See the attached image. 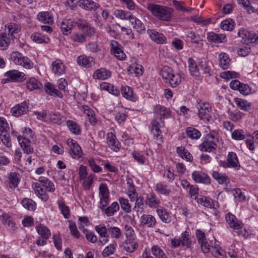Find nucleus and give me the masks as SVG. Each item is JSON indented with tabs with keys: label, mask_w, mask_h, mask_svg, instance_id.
<instances>
[{
	"label": "nucleus",
	"mask_w": 258,
	"mask_h": 258,
	"mask_svg": "<svg viewBox=\"0 0 258 258\" xmlns=\"http://www.w3.org/2000/svg\"><path fill=\"white\" fill-rule=\"evenodd\" d=\"M160 75L165 83L173 88L179 86L184 80V75L174 72L171 68L164 66L160 70Z\"/></svg>",
	"instance_id": "1"
},
{
	"label": "nucleus",
	"mask_w": 258,
	"mask_h": 258,
	"mask_svg": "<svg viewBox=\"0 0 258 258\" xmlns=\"http://www.w3.org/2000/svg\"><path fill=\"white\" fill-rule=\"evenodd\" d=\"M147 9L156 18L164 21H170L173 12V10L171 8L153 3H148Z\"/></svg>",
	"instance_id": "2"
},
{
	"label": "nucleus",
	"mask_w": 258,
	"mask_h": 258,
	"mask_svg": "<svg viewBox=\"0 0 258 258\" xmlns=\"http://www.w3.org/2000/svg\"><path fill=\"white\" fill-rule=\"evenodd\" d=\"M217 135L218 134L216 132L210 131L204 137L203 143L198 146L199 149L202 152H211L215 150L217 147Z\"/></svg>",
	"instance_id": "3"
},
{
	"label": "nucleus",
	"mask_w": 258,
	"mask_h": 258,
	"mask_svg": "<svg viewBox=\"0 0 258 258\" xmlns=\"http://www.w3.org/2000/svg\"><path fill=\"white\" fill-rule=\"evenodd\" d=\"M194 237L191 236L189 232L185 231L181 234L179 237H175L172 239L171 244L174 248H176L181 245L185 248H190L194 242Z\"/></svg>",
	"instance_id": "4"
},
{
	"label": "nucleus",
	"mask_w": 258,
	"mask_h": 258,
	"mask_svg": "<svg viewBox=\"0 0 258 258\" xmlns=\"http://www.w3.org/2000/svg\"><path fill=\"white\" fill-rule=\"evenodd\" d=\"M11 59L14 63L23 68L30 69L33 68V62L27 57L24 56L22 53L14 51L11 54Z\"/></svg>",
	"instance_id": "5"
},
{
	"label": "nucleus",
	"mask_w": 258,
	"mask_h": 258,
	"mask_svg": "<svg viewBox=\"0 0 258 258\" xmlns=\"http://www.w3.org/2000/svg\"><path fill=\"white\" fill-rule=\"evenodd\" d=\"M197 108L199 110V117L205 122L212 120V108L208 102L199 103Z\"/></svg>",
	"instance_id": "6"
},
{
	"label": "nucleus",
	"mask_w": 258,
	"mask_h": 258,
	"mask_svg": "<svg viewBox=\"0 0 258 258\" xmlns=\"http://www.w3.org/2000/svg\"><path fill=\"white\" fill-rule=\"evenodd\" d=\"M152 132L155 138L158 141V144L163 142V138L161 135L160 128L164 127V122L162 119V117H158L154 119L152 122Z\"/></svg>",
	"instance_id": "7"
},
{
	"label": "nucleus",
	"mask_w": 258,
	"mask_h": 258,
	"mask_svg": "<svg viewBox=\"0 0 258 258\" xmlns=\"http://www.w3.org/2000/svg\"><path fill=\"white\" fill-rule=\"evenodd\" d=\"M238 34L246 44L249 43L258 44L257 33L248 31L246 29H240L238 31Z\"/></svg>",
	"instance_id": "8"
},
{
	"label": "nucleus",
	"mask_w": 258,
	"mask_h": 258,
	"mask_svg": "<svg viewBox=\"0 0 258 258\" xmlns=\"http://www.w3.org/2000/svg\"><path fill=\"white\" fill-rule=\"evenodd\" d=\"M108 204L109 202H107L106 205L104 203L100 204L99 208L103 214L107 217L112 216L119 211V205L116 202H113L110 206L107 207Z\"/></svg>",
	"instance_id": "9"
},
{
	"label": "nucleus",
	"mask_w": 258,
	"mask_h": 258,
	"mask_svg": "<svg viewBox=\"0 0 258 258\" xmlns=\"http://www.w3.org/2000/svg\"><path fill=\"white\" fill-rule=\"evenodd\" d=\"M222 166L225 168H233L238 170L240 164L236 154L233 152H229L227 160L223 162Z\"/></svg>",
	"instance_id": "10"
},
{
	"label": "nucleus",
	"mask_w": 258,
	"mask_h": 258,
	"mask_svg": "<svg viewBox=\"0 0 258 258\" xmlns=\"http://www.w3.org/2000/svg\"><path fill=\"white\" fill-rule=\"evenodd\" d=\"M110 47L111 53L116 58L119 60H124L125 58V54L122 50L121 45L117 41L111 40L110 41Z\"/></svg>",
	"instance_id": "11"
},
{
	"label": "nucleus",
	"mask_w": 258,
	"mask_h": 258,
	"mask_svg": "<svg viewBox=\"0 0 258 258\" xmlns=\"http://www.w3.org/2000/svg\"><path fill=\"white\" fill-rule=\"evenodd\" d=\"M67 144L70 147V153L73 158L79 159L82 157V151L77 142L72 139L67 140Z\"/></svg>",
	"instance_id": "12"
},
{
	"label": "nucleus",
	"mask_w": 258,
	"mask_h": 258,
	"mask_svg": "<svg viewBox=\"0 0 258 258\" xmlns=\"http://www.w3.org/2000/svg\"><path fill=\"white\" fill-rule=\"evenodd\" d=\"M225 218L228 225L231 228L234 230H239L242 228L243 224L242 222L231 213L226 214Z\"/></svg>",
	"instance_id": "13"
},
{
	"label": "nucleus",
	"mask_w": 258,
	"mask_h": 258,
	"mask_svg": "<svg viewBox=\"0 0 258 258\" xmlns=\"http://www.w3.org/2000/svg\"><path fill=\"white\" fill-rule=\"evenodd\" d=\"M197 202L202 206L209 208L216 209L218 207L217 202H214L211 198L208 197L200 196L195 197Z\"/></svg>",
	"instance_id": "14"
},
{
	"label": "nucleus",
	"mask_w": 258,
	"mask_h": 258,
	"mask_svg": "<svg viewBox=\"0 0 258 258\" xmlns=\"http://www.w3.org/2000/svg\"><path fill=\"white\" fill-rule=\"evenodd\" d=\"M123 249L126 252L132 253L138 247V243L136 237H128L122 243Z\"/></svg>",
	"instance_id": "15"
},
{
	"label": "nucleus",
	"mask_w": 258,
	"mask_h": 258,
	"mask_svg": "<svg viewBox=\"0 0 258 258\" xmlns=\"http://www.w3.org/2000/svg\"><path fill=\"white\" fill-rule=\"evenodd\" d=\"M99 195L100 197L99 204L104 203L106 205L107 202H109V191L107 184L101 183L99 187Z\"/></svg>",
	"instance_id": "16"
},
{
	"label": "nucleus",
	"mask_w": 258,
	"mask_h": 258,
	"mask_svg": "<svg viewBox=\"0 0 258 258\" xmlns=\"http://www.w3.org/2000/svg\"><path fill=\"white\" fill-rule=\"evenodd\" d=\"M140 223L142 226L153 228L156 225L157 221L154 216L151 214H144L140 218Z\"/></svg>",
	"instance_id": "17"
},
{
	"label": "nucleus",
	"mask_w": 258,
	"mask_h": 258,
	"mask_svg": "<svg viewBox=\"0 0 258 258\" xmlns=\"http://www.w3.org/2000/svg\"><path fill=\"white\" fill-rule=\"evenodd\" d=\"M106 140L108 147L112 150L114 152L119 151L120 145L115 135L111 132L108 133L107 135Z\"/></svg>",
	"instance_id": "18"
},
{
	"label": "nucleus",
	"mask_w": 258,
	"mask_h": 258,
	"mask_svg": "<svg viewBox=\"0 0 258 258\" xmlns=\"http://www.w3.org/2000/svg\"><path fill=\"white\" fill-rule=\"evenodd\" d=\"M79 6L86 11H95L100 7L99 4L93 0H80Z\"/></svg>",
	"instance_id": "19"
},
{
	"label": "nucleus",
	"mask_w": 258,
	"mask_h": 258,
	"mask_svg": "<svg viewBox=\"0 0 258 258\" xmlns=\"http://www.w3.org/2000/svg\"><path fill=\"white\" fill-rule=\"evenodd\" d=\"M5 76L14 82H23L25 80L24 78L25 76V74L15 70L7 72L5 74Z\"/></svg>",
	"instance_id": "20"
},
{
	"label": "nucleus",
	"mask_w": 258,
	"mask_h": 258,
	"mask_svg": "<svg viewBox=\"0 0 258 258\" xmlns=\"http://www.w3.org/2000/svg\"><path fill=\"white\" fill-rule=\"evenodd\" d=\"M194 180L197 183H203L206 184L210 183V178L203 172L195 171L192 174Z\"/></svg>",
	"instance_id": "21"
},
{
	"label": "nucleus",
	"mask_w": 258,
	"mask_h": 258,
	"mask_svg": "<svg viewBox=\"0 0 258 258\" xmlns=\"http://www.w3.org/2000/svg\"><path fill=\"white\" fill-rule=\"evenodd\" d=\"M28 106L25 102L16 105L11 109V112L15 117H19L27 113Z\"/></svg>",
	"instance_id": "22"
},
{
	"label": "nucleus",
	"mask_w": 258,
	"mask_h": 258,
	"mask_svg": "<svg viewBox=\"0 0 258 258\" xmlns=\"http://www.w3.org/2000/svg\"><path fill=\"white\" fill-rule=\"evenodd\" d=\"M145 203L151 208H157L160 204V201L153 192L147 194Z\"/></svg>",
	"instance_id": "23"
},
{
	"label": "nucleus",
	"mask_w": 258,
	"mask_h": 258,
	"mask_svg": "<svg viewBox=\"0 0 258 258\" xmlns=\"http://www.w3.org/2000/svg\"><path fill=\"white\" fill-rule=\"evenodd\" d=\"M38 21L44 24L51 25L54 23L53 17L51 14L48 12H41L37 15Z\"/></svg>",
	"instance_id": "24"
},
{
	"label": "nucleus",
	"mask_w": 258,
	"mask_h": 258,
	"mask_svg": "<svg viewBox=\"0 0 258 258\" xmlns=\"http://www.w3.org/2000/svg\"><path fill=\"white\" fill-rule=\"evenodd\" d=\"M157 213L161 220L165 223H169L172 221V216L167 209L161 207L156 210Z\"/></svg>",
	"instance_id": "25"
},
{
	"label": "nucleus",
	"mask_w": 258,
	"mask_h": 258,
	"mask_svg": "<svg viewBox=\"0 0 258 258\" xmlns=\"http://www.w3.org/2000/svg\"><path fill=\"white\" fill-rule=\"evenodd\" d=\"M20 31V28L18 24L11 22L5 25L4 31L8 33V35H10V37L14 39L16 38V35L18 34Z\"/></svg>",
	"instance_id": "26"
},
{
	"label": "nucleus",
	"mask_w": 258,
	"mask_h": 258,
	"mask_svg": "<svg viewBox=\"0 0 258 258\" xmlns=\"http://www.w3.org/2000/svg\"><path fill=\"white\" fill-rule=\"evenodd\" d=\"M207 38L209 41L215 43H224L227 41L226 35L223 34H216L213 32L208 33Z\"/></svg>",
	"instance_id": "27"
},
{
	"label": "nucleus",
	"mask_w": 258,
	"mask_h": 258,
	"mask_svg": "<svg viewBox=\"0 0 258 258\" xmlns=\"http://www.w3.org/2000/svg\"><path fill=\"white\" fill-rule=\"evenodd\" d=\"M76 25V23L71 20H65L63 21L60 25L61 32L66 35L71 33V30Z\"/></svg>",
	"instance_id": "28"
},
{
	"label": "nucleus",
	"mask_w": 258,
	"mask_h": 258,
	"mask_svg": "<svg viewBox=\"0 0 258 258\" xmlns=\"http://www.w3.org/2000/svg\"><path fill=\"white\" fill-rule=\"evenodd\" d=\"M111 75L110 71L105 68H101L95 71L92 77L94 79L105 80L109 78Z\"/></svg>",
	"instance_id": "29"
},
{
	"label": "nucleus",
	"mask_w": 258,
	"mask_h": 258,
	"mask_svg": "<svg viewBox=\"0 0 258 258\" xmlns=\"http://www.w3.org/2000/svg\"><path fill=\"white\" fill-rule=\"evenodd\" d=\"M147 32L151 39L157 43H165L166 38L162 33L154 30H148Z\"/></svg>",
	"instance_id": "30"
},
{
	"label": "nucleus",
	"mask_w": 258,
	"mask_h": 258,
	"mask_svg": "<svg viewBox=\"0 0 258 258\" xmlns=\"http://www.w3.org/2000/svg\"><path fill=\"white\" fill-rule=\"evenodd\" d=\"M52 71L55 75L60 76L64 73V65L60 59L52 62Z\"/></svg>",
	"instance_id": "31"
},
{
	"label": "nucleus",
	"mask_w": 258,
	"mask_h": 258,
	"mask_svg": "<svg viewBox=\"0 0 258 258\" xmlns=\"http://www.w3.org/2000/svg\"><path fill=\"white\" fill-rule=\"evenodd\" d=\"M78 63L85 68H90L94 64V58L92 57L83 55L79 56L77 58Z\"/></svg>",
	"instance_id": "32"
},
{
	"label": "nucleus",
	"mask_w": 258,
	"mask_h": 258,
	"mask_svg": "<svg viewBox=\"0 0 258 258\" xmlns=\"http://www.w3.org/2000/svg\"><path fill=\"white\" fill-rule=\"evenodd\" d=\"M113 15L116 18L122 20L131 21L132 19H133V15L131 12L121 9L115 10Z\"/></svg>",
	"instance_id": "33"
},
{
	"label": "nucleus",
	"mask_w": 258,
	"mask_h": 258,
	"mask_svg": "<svg viewBox=\"0 0 258 258\" xmlns=\"http://www.w3.org/2000/svg\"><path fill=\"white\" fill-rule=\"evenodd\" d=\"M219 63L220 67L223 70L227 69L230 66V59L228 55L224 52L219 55Z\"/></svg>",
	"instance_id": "34"
},
{
	"label": "nucleus",
	"mask_w": 258,
	"mask_h": 258,
	"mask_svg": "<svg viewBox=\"0 0 258 258\" xmlns=\"http://www.w3.org/2000/svg\"><path fill=\"white\" fill-rule=\"evenodd\" d=\"M14 39L13 37H10V35H8V33L3 31L0 34V47H3V49H6Z\"/></svg>",
	"instance_id": "35"
},
{
	"label": "nucleus",
	"mask_w": 258,
	"mask_h": 258,
	"mask_svg": "<svg viewBox=\"0 0 258 258\" xmlns=\"http://www.w3.org/2000/svg\"><path fill=\"white\" fill-rule=\"evenodd\" d=\"M154 112L155 113L164 118H168L170 116L171 111L168 108L164 106L157 105L155 106Z\"/></svg>",
	"instance_id": "36"
},
{
	"label": "nucleus",
	"mask_w": 258,
	"mask_h": 258,
	"mask_svg": "<svg viewBox=\"0 0 258 258\" xmlns=\"http://www.w3.org/2000/svg\"><path fill=\"white\" fill-rule=\"evenodd\" d=\"M155 190L159 194L168 196L171 192V188L169 185L160 182L156 184Z\"/></svg>",
	"instance_id": "37"
},
{
	"label": "nucleus",
	"mask_w": 258,
	"mask_h": 258,
	"mask_svg": "<svg viewBox=\"0 0 258 258\" xmlns=\"http://www.w3.org/2000/svg\"><path fill=\"white\" fill-rule=\"evenodd\" d=\"M19 144L25 153L29 154L33 153L34 149L31 146V142L29 140L26 138H23L22 140H19Z\"/></svg>",
	"instance_id": "38"
},
{
	"label": "nucleus",
	"mask_w": 258,
	"mask_h": 258,
	"mask_svg": "<svg viewBox=\"0 0 258 258\" xmlns=\"http://www.w3.org/2000/svg\"><path fill=\"white\" fill-rule=\"evenodd\" d=\"M121 93L122 96L126 99L135 101L137 97L134 94L133 89L128 86L122 87L121 88Z\"/></svg>",
	"instance_id": "39"
},
{
	"label": "nucleus",
	"mask_w": 258,
	"mask_h": 258,
	"mask_svg": "<svg viewBox=\"0 0 258 258\" xmlns=\"http://www.w3.org/2000/svg\"><path fill=\"white\" fill-rule=\"evenodd\" d=\"M212 176L220 184L227 185L229 183V179L226 174L214 171Z\"/></svg>",
	"instance_id": "40"
},
{
	"label": "nucleus",
	"mask_w": 258,
	"mask_h": 258,
	"mask_svg": "<svg viewBox=\"0 0 258 258\" xmlns=\"http://www.w3.org/2000/svg\"><path fill=\"white\" fill-rule=\"evenodd\" d=\"M176 153L178 156L183 159L186 160L187 161H191L192 156L188 150L183 146H180L176 148Z\"/></svg>",
	"instance_id": "41"
},
{
	"label": "nucleus",
	"mask_w": 258,
	"mask_h": 258,
	"mask_svg": "<svg viewBox=\"0 0 258 258\" xmlns=\"http://www.w3.org/2000/svg\"><path fill=\"white\" fill-rule=\"evenodd\" d=\"M133 29L138 33H141L145 31V27L144 24L137 18L133 16V19L130 21Z\"/></svg>",
	"instance_id": "42"
},
{
	"label": "nucleus",
	"mask_w": 258,
	"mask_h": 258,
	"mask_svg": "<svg viewBox=\"0 0 258 258\" xmlns=\"http://www.w3.org/2000/svg\"><path fill=\"white\" fill-rule=\"evenodd\" d=\"M238 4L245 9L248 13H256L258 15V9L251 5L249 0H237Z\"/></svg>",
	"instance_id": "43"
},
{
	"label": "nucleus",
	"mask_w": 258,
	"mask_h": 258,
	"mask_svg": "<svg viewBox=\"0 0 258 258\" xmlns=\"http://www.w3.org/2000/svg\"><path fill=\"white\" fill-rule=\"evenodd\" d=\"M188 64L191 75L194 77H199L200 76V72L195 60L192 58H189L188 59Z\"/></svg>",
	"instance_id": "44"
},
{
	"label": "nucleus",
	"mask_w": 258,
	"mask_h": 258,
	"mask_svg": "<svg viewBox=\"0 0 258 258\" xmlns=\"http://www.w3.org/2000/svg\"><path fill=\"white\" fill-rule=\"evenodd\" d=\"M37 233L43 238L48 239L50 236V232L49 230L44 225L39 224L36 227Z\"/></svg>",
	"instance_id": "45"
},
{
	"label": "nucleus",
	"mask_w": 258,
	"mask_h": 258,
	"mask_svg": "<svg viewBox=\"0 0 258 258\" xmlns=\"http://www.w3.org/2000/svg\"><path fill=\"white\" fill-rule=\"evenodd\" d=\"M31 39L38 43H48L50 41L48 37L44 36L39 33H34L31 36Z\"/></svg>",
	"instance_id": "46"
},
{
	"label": "nucleus",
	"mask_w": 258,
	"mask_h": 258,
	"mask_svg": "<svg viewBox=\"0 0 258 258\" xmlns=\"http://www.w3.org/2000/svg\"><path fill=\"white\" fill-rule=\"evenodd\" d=\"M67 126L69 127V130L73 134L79 135L81 133V129L80 125L76 122L72 120H68L66 122Z\"/></svg>",
	"instance_id": "47"
},
{
	"label": "nucleus",
	"mask_w": 258,
	"mask_h": 258,
	"mask_svg": "<svg viewBox=\"0 0 258 258\" xmlns=\"http://www.w3.org/2000/svg\"><path fill=\"white\" fill-rule=\"evenodd\" d=\"M26 87L30 91L38 89L41 84L35 78H30L26 81Z\"/></svg>",
	"instance_id": "48"
},
{
	"label": "nucleus",
	"mask_w": 258,
	"mask_h": 258,
	"mask_svg": "<svg viewBox=\"0 0 258 258\" xmlns=\"http://www.w3.org/2000/svg\"><path fill=\"white\" fill-rule=\"evenodd\" d=\"M185 131L187 136L192 140H198L201 136V132L192 127H187Z\"/></svg>",
	"instance_id": "49"
},
{
	"label": "nucleus",
	"mask_w": 258,
	"mask_h": 258,
	"mask_svg": "<svg viewBox=\"0 0 258 258\" xmlns=\"http://www.w3.org/2000/svg\"><path fill=\"white\" fill-rule=\"evenodd\" d=\"M58 208L66 219H69L70 216V210L68 206H67L64 202L62 200H58L57 201Z\"/></svg>",
	"instance_id": "50"
},
{
	"label": "nucleus",
	"mask_w": 258,
	"mask_h": 258,
	"mask_svg": "<svg viewBox=\"0 0 258 258\" xmlns=\"http://www.w3.org/2000/svg\"><path fill=\"white\" fill-rule=\"evenodd\" d=\"M234 102L237 106L242 110L248 111L250 109V104L246 100L238 98H235Z\"/></svg>",
	"instance_id": "51"
},
{
	"label": "nucleus",
	"mask_w": 258,
	"mask_h": 258,
	"mask_svg": "<svg viewBox=\"0 0 258 258\" xmlns=\"http://www.w3.org/2000/svg\"><path fill=\"white\" fill-rule=\"evenodd\" d=\"M151 251L156 258H168L158 245H153L151 247Z\"/></svg>",
	"instance_id": "52"
},
{
	"label": "nucleus",
	"mask_w": 258,
	"mask_h": 258,
	"mask_svg": "<svg viewBox=\"0 0 258 258\" xmlns=\"http://www.w3.org/2000/svg\"><path fill=\"white\" fill-rule=\"evenodd\" d=\"M23 206L28 210L34 211L36 209V204L32 200L25 198L22 201Z\"/></svg>",
	"instance_id": "53"
},
{
	"label": "nucleus",
	"mask_w": 258,
	"mask_h": 258,
	"mask_svg": "<svg viewBox=\"0 0 258 258\" xmlns=\"http://www.w3.org/2000/svg\"><path fill=\"white\" fill-rule=\"evenodd\" d=\"M220 27L224 30L232 31L234 29V22L232 19H226L221 23Z\"/></svg>",
	"instance_id": "54"
},
{
	"label": "nucleus",
	"mask_w": 258,
	"mask_h": 258,
	"mask_svg": "<svg viewBox=\"0 0 258 258\" xmlns=\"http://www.w3.org/2000/svg\"><path fill=\"white\" fill-rule=\"evenodd\" d=\"M119 202L121 208L126 213L131 212V206L130 205L127 199L123 197L119 198Z\"/></svg>",
	"instance_id": "55"
},
{
	"label": "nucleus",
	"mask_w": 258,
	"mask_h": 258,
	"mask_svg": "<svg viewBox=\"0 0 258 258\" xmlns=\"http://www.w3.org/2000/svg\"><path fill=\"white\" fill-rule=\"evenodd\" d=\"M49 120L53 123L59 124L61 122V118L59 114L50 112L47 115V121Z\"/></svg>",
	"instance_id": "56"
},
{
	"label": "nucleus",
	"mask_w": 258,
	"mask_h": 258,
	"mask_svg": "<svg viewBox=\"0 0 258 258\" xmlns=\"http://www.w3.org/2000/svg\"><path fill=\"white\" fill-rule=\"evenodd\" d=\"M0 139L3 143L7 147H11L12 146L11 140L10 139V135L8 133V132H5L3 133H0Z\"/></svg>",
	"instance_id": "57"
},
{
	"label": "nucleus",
	"mask_w": 258,
	"mask_h": 258,
	"mask_svg": "<svg viewBox=\"0 0 258 258\" xmlns=\"http://www.w3.org/2000/svg\"><path fill=\"white\" fill-rule=\"evenodd\" d=\"M163 175V177L167 179L169 182H172L176 176V175L174 173L173 170H171L170 168L164 169Z\"/></svg>",
	"instance_id": "58"
},
{
	"label": "nucleus",
	"mask_w": 258,
	"mask_h": 258,
	"mask_svg": "<svg viewBox=\"0 0 258 258\" xmlns=\"http://www.w3.org/2000/svg\"><path fill=\"white\" fill-rule=\"evenodd\" d=\"M45 91L50 95H55L59 96L60 93L58 90L55 89L53 86L50 83H47L45 85Z\"/></svg>",
	"instance_id": "59"
},
{
	"label": "nucleus",
	"mask_w": 258,
	"mask_h": 258,
	"mask_svg": "<svg viewBox=\"0 0 258 258\" xmlns=\"http://www.w3.org/2000/svg\"><path fill=\"white\" fill-rule=\"evenodd\" d=\"M71 39L73 41L80 43H83L86 41V36L81 33H74L71 36Z\"/></svg>",
	"instance_id": "60"
},
{
	"label": "nucleus",
	"mask_w": 258,
	"mask_h": 258,
	"mask_svg": "<svg viewBox=\"0 0 258 258\" xmlns=\"http://www.w3.org/2000/svg\"><path fill=\"white\" fill-rule=\"evenodd\" d=\"M239 74L235 72L225 71L220 74V77L224 79L229 80L239 77Z\"/></svg>",
	"instance_id": "61"
},
{
	"label": "nucleus",
	"mask_w": 258,
	"mask_h": 258,
	"mask_svg": "<svg viewBox=\"0 0 258 258\" xmlns=\"http://www.w3.org/2000/svg\"><path fill=\"white\" fill-rule=\"evenodd\" d=\"M94 176V175L90 174L87 177H85V179L83 180V186L85 190L90 189L93 183Z\"/></svg>",
	"instance_id": "62"
},
{
	"label": "nucleus",
	"mask_w": 258,
	"mask_h": 258,
	"mask_svg": "<svg viewBox=\"0 0 258 258\" xmlns=\"http://www.w3.org/2000/svg\"><path fill=\"white\" fill-rule=\"evenodd\" d=\"M211 251L212 254L215 257L224 256L225 254V251L218 245L211 246Z\"/></svg>",
	"instance_id": "63"
},
{
	"label": "nucleus",
	"mask_w": 258,
	"mask_h": 258,
	"mask_svg": "<svg viewBox=\"0 0 258 258\" xmlns=\"http://www.w3.org/2000/svg\"><path fill=\"white\" fill-rule=\"evenodd\" d=\"M10 182L15 187L17 186L20 182V175L17 172H11L9 175Z\"/></svg>",
	"instance_id": "64"
}]
</instances>
